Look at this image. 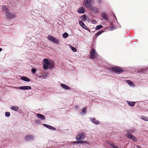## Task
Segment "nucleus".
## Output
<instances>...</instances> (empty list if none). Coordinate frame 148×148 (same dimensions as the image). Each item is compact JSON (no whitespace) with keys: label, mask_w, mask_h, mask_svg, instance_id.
<instances>
[{"label":"nucleus","mask_w":148,"mask_h":148,"mask_svg":"<svg viewBox=\"0 0 148 148\" xmlns=\"http://www.w3.org/2000/svg\"><path fill=\"white\" fill-rule=\"evenodd\" d=\"M92 0H85L83 2V5L85 7L90 8L92 5Z\"/></svg>","instance_id":"nucleus-1"},{"label":"nucleus","mask_w":148,"mask_h":148,"mask_svg":"<svg viewBox=\"0 0 148 148\" xmlns=\"http://www.w3.org/2000/svg\"><path fill=\"white\" fill-rule=\"evenodd\" d=\"M111 71L116 73H120L122 72L123 71L121 68L117 66L112 67L111 68Z\"/></svg>","instance_id":"nucleus-2"},{"label":"nucleus","mask_w":148,"mask_h":148,"mask_svg":"<svg viewBox=\"0 0 148 148\" xmlns=\"http://www.w3.org/2000/svg\"><path fill=\"white\" fill-rule=\"evenodd\" d=\"M85 137V134L84 133H82L78 134L76 136L75 139L77 140H80L84 139Z\"/></svg>","instance_id":"nucleus-3"},{"label":"nucleus","mask_w":148,"mask_h":148,"mask_svg":"<svg viewBox=\"0 0 148 148\" xmlns=\"http://www.w3.org/2000/svg\"><path fill=\"white\" fill-rule=\"evenodd\" d=\"M47 38L49 40L51 41L53 43H54L56 44H58V39H57L50 35Z\"/></svg>","instance_id":"nucleus-4"},{"label":"nucleus","mask_w":148,"mask_h":148,"mask_svg":"<svg viewBox=\"0 0 148 148\" xmlns=\"http://www.w3.org/2000/svg\"><path fill=\"white\" fill-rule=\"evenodd\" d=\"M90 58L91 59H94L97 57V53L95 50L93 49L92 51L90 52Z\"/></svg>","instance_id":"nucleus-5"},{"label":"nucleus","mask_w":148,"mask_h":148,"mask_svg":"<svg viewBox=\"0 0 148 148\" xmlns=\"http://www.w3.org/2000/svg\"><path fill=\"white\" fill-rule=\"evenodd\" d=\"M34 138V136L31 134L27 135L25 137V139L27 141L33 140Z\"/></svg>","instance_id":"nucleus-6"},{"label":"nucleus","mask_w":148,"mask_h":148,"mask_svg":"<svg viewBox=\"0 0 148 148\" xmlns=\"http://www.w3.org/2000/svg\"><path fill=\"white\" fill-rule=\"evenodd\" d=\"M18 88L22 90H30L31 89V86H21L18 87Z\"/></svg>","instance_id":"nucleus-7"},{"label":"nucleus","mask_w":148,"mask_h":148,"mask_svg":"<svg viewBox=\"0 0 148 148\" xmlns=\"http://www.w3.org/2000/svg\"><path fill=\"white\" fill-rule=\"evenodd\" d=\"M61 87L64 89L65 90H70L71 89V88L69 86L66 85L65 84H60Z\"/></svg>","instance_id":"nucleus-8"},{"label":"nucleus","mask_w":148,"mask_h":148,"mask_svg":"<svg viewBox=\"0 0 148 148\" xmlns=\"http://www.w3.org/2000/svg\"><path fill=\"white\" fill-rule=\"evenodd\" d=\"M43 125L44 127H47V128L49 129H50L52 130H54V131L56 130V129L54 127L51 126L50 125H47V124H43Z\"/></svg>","instance_id":"nucleus-9"},{"label":"nucleus","mask_w":148,"mask_h":148,"mask_svg":"<svg viewBox=\"0 0 148 148\" xmlns=\"http://www.w3.org/2000/svg\"><path fill=\"white\" fill-rule=\"evenodd\" d=\"M5 14L7 17L9 18H14L15 17V16L14 14L10 13L9 12H7Z\"/></svg>","instance_id":"nucleus-10"},{"label":"nucleus","mask_w":148,"mask_h":148,"mask_svg":"<svg viewBox=\"0 0 148 148\" xmlns=\"http://www.w3.org/2000/svg\"><path fill=\"white\" fill-rule=\"evenodd\" d=\"M5 14L7 17L9 18H14L15 17V16L14 14L10 13L9 12H7Z\"/></svg>","instance_id":"nucleus-11"},{"label":"nucleus","mask_w":148,"mask_h":148,"mask_svg":"<svg viewBox=\"0 0 148 148\" xmlns=\"http://www.w3.org/2000/svg\"><path fill=\"white\" fill-rule=\"evenodd\" d=\"M85 9L83 7L79 8L77 10V12L79 13H84L85 12Z\"/></svg>","instance_id":"nucleus-12"},{"label":"nucleus","mask_w":148,"mask_h":148,"mask_svg":"<svg viewBox=\"0 0 148 148\" xmlns=\"http://www.w3.org/2000/svg\"><path fill=\"white\" fill-rule=\"evenodd\" d=\"M79 23L80 25L82 26V27L84 28L85 29H88L87 27L85 25L83 22L82 21H79Z\"/></svg>","instance_id":"nucleus-13"},{"label":"nucleus","mask_w":148,"mask_h":148,"mask_svg":"<svg viewBox=\"0 0 148 148\" xmlns=\"http://www.w3.org/2000/svg\"><path fill=\"white\" fill-rule=\"evenodd\" d=\"M90 120L93 123L96 125H98L99 124V122L95 118H91L90 119Z\"/></svg>","instance_id":"nucleus-14"},{"label":"nucleus","mask_w":148,"mask_h":148,"mask_svg":"<svg viewBox=\"0 0 148 148\" xmlns=\"http://www.w3.org/2000/svg\"><path fill=\"white\" fill-rule=\"evenodd\" d=\"M91 11L97 13L99 12V9L96 7H92L91 8Z\"/></svg>","instance_id":"nucleus-15"},{"label":"nucleus","mask_w":148,"mask_h":148,"mask_svg":"<svg viewBox=\"0 0 148 148\" xmlns=\"http://www.w3.org/2000/svg\"><path fill=\"white\" fill-rule=\"evenodd\" d=\"M37 117L41 119L45 120V116L39 114H36Z\"/></svg>","instance_id":"nucleus-16"},{"label":"nucleus","mask_w":148,"mask_h":148,"mask_svg":"<svg viewBox=\"0 0 148 148\" xmlns=\"http://www.w3.org/2000/svg\"><path fill=\"white\" fill-rule=\"evenodd\" d=\"M2 9L3 11L5 12V14L7 12H9V10L8 7H6L5 5H3L2 7Z\"/></svg>","instance_id":"nucleus-17"},{"label":"nucleus","mask_w":148,"mask_h":148,"mask_svg":"<svg viewBox=\"0 0 148 148\" xmlns=\"http://www.w3.org/2000/svg\"><path fill=\"white\" fill-rule=\"evenodd\" d=\"M43 67L44 69H46L48 68L52 69L53 68V65L52 64H51L49 66H47L46 65H44Z\"/></svg>","instance_id":"nucleus-18"},{"label":"nucleus","mask_w":148,"mask_h":148,"mask_svg":"<svg viewBox=\"0 0 148 148\" xmlns=\"http://www.w3.org/2000/svg\"><path fill=\"white\" fill-rule=\"evenodd\" d=\"M127 133L125 134V136L128 138L131 139L132 137L133 136L132 135L130 134V131L127 130Z\"/></svg>","instance_id":"nucleus-19"},{"label":"nucleus","mask_w":148,"mask_h":148,"mask_svg":"<svg viewBox=\"0 0 148 148\" xmlns=\"http://www.w3.org/2000/svg\"><path fill=\"white\" fill-rule=\"evenodd\" d=\"M21 79L25 81L29 82L30 81V79L28 77L25 76L21 77Z\"/></svg>","instance_id":"nucleus-20"},{"label":"nucleus","mask_w":148,"mask_h":148,"mask_svg":"<svg viewBox=\"0 0 148 148\" xmlns=\"http://www.w3.org/2000/svg\"><path fill=\"white\" fill-rule=\"evenodd\" d=\"M43 61L45 64L47 66H49L51 64H50V62L46 58L44 59Z\"/></svg>","instance_id":"nucleus-21"},{"label":"nucleus","mask_w":148,"mask_h":148,"mask_svg":"<svg viewBox=\"0 0 148 148\" xmlns=\"http://www.w3.org/2000/svg\"><path fill=\"white\" fill-rule=\"evenodd\" d=\"M10 108L14 111H17L19 109V108L16 106H11Z\"/></svg>","instance_id":"nucleus-22"},{"label":"nucleus","mask_w":148,"mask_h":148,"mask_svg":"<svg viewBox=\"0 0 148 148\" xmlns=\"http://www.w3.org/2000/svg\"><path fill=\"white\" fill-rule=\"evenodd\" d=\"M101 16L104 19H105L106 21L108 20L107 16L105 13H103L102 14H101Z\"/></svg>","instance_id":"nucleus-23"},{"label":"nucleus","mask_w":148,"mask_h":148,"mask_svg":"<svg viewBox=\"0 0 148 148\" xmlns=\"http://www.w3.org/2000/svg\"><path fill=\"white\" fill-rule=\"evenodd\" d=\"M81 19L84 21L86 20V16L85 14L83 15L81 17Z\"/></svg>","instance_id":"nucleus-24"},{"label":"nucleus","mask_w":148,"mask_h":148,"mask_svg":"<svg viewBox=\"0 0 148 148\" xmlns=\"http://www.w3.org/2000/svg\"><path fill=\"white\" fill-rule=\"evenodd\" d=\"M127 102L130 106H134L135 104V102H134L127 101Z\"/></svg>","instance_id":"nucleus-25"},{"label":"nucleus","mask_w":148,"mask_h":148,"mask_svg":"<svg viewBox=\"0 0 148 148\" xmlns=\"http://www.w3.org/2000/svg\"><path fill=\"white\" fill-rule=\"evenodd\" d=\"M86 107H84L83 108L82 110V112L80 113V114H85L86 112Z\"/></svg>","instance_id":"nucleus-26"},{"label":"nucleus","mask_w":148,"mask_h":148,"mask_svg":"<svg viewBox=\"0 0 148 148\" xmlns=\"http://www.w3.org/2000/svg\"><path fill=\"white\" fill-rule=\"evenodd\" d=\"M141 117L143 120L146 121H148V118L147 117L142 116H141Z\"/></svg>","instance_id":"nucleus-27"},{"label":"nucleus","mask_w":148,"mask_h":148,"mask_svg":"<svg viewBox=\"0 0 148 148\" xmlns=\"http://www.w3.org/2000/svg\"><path fill=\"white\" fill-rule=\"evenodd\" d=\"M132 138H131V139L132 140V141L134 142H136L137 141V139L134 136H133L132 137Z\"/></svg>","instance_id":"nucleus-28"},{"label":"nucleus","mask_w":148,"mask_h":148,"mask_svg":"<svg viewBox=\"0 0 148 148\" xmlns=\"http://www.w3.org/2000/svg\"><path fill=\"white\" fill-rule=\"evenodd\" d=\"M103 27V26L101 25H99L96 27H95V29L96 30H99Z\"/></svg>","instance_id":"nucleus-29"},{"label":"nucleus","mask_w":148,"mask_h":148,"mask_svg":"<svg viewBox=\"0 0 148 148\" xmlns=\"http://www.w3.org/2000/svg\"><path fill=\"white\" fill-rule=\"evenodd\" d=\"M126 82L130 85L132 86L133 84V83L130 80H127Z\"/></svg>","instance_id":"nucleus-30"},{"label":"nucleus","mask_w":148,"mask_h":148,"mask_svg":"<svg viewBox=\"0 0 148 148\" xmlns=\"http://www.w3.org/2000/svg\"><path fill=\"white\" fill-rule=\"evenodd\" d=\"M109 145L111 146L113 148H119L117 147L114 144L110 143H109Z\"/></svg>","instance_id":"nucleus-31"},{"label":"nucleus","mask_w":148,"mask_h":148,"mask_svg":"<svg viewBox=\"0 0 148 148\" xmlns=\"http://www.w3.org/2000/svg\"><path fill=\"white\" fill-rule=\"evenodd\" d=\"M103 31H99L96 34V36L97 37L103 32Z\"/></svg>","instance_id":"nucleus-32"},{"label":"nucleus","mask_w":148,"mask_h":148,"mask_svg":"<svg viewBox=\"0 0 148 148\" xmlns=\"http://www.w3.org/2000/svg\"><path fill=\"white\" fill-rule=\"evenodd\" d=\"M68 34L67 33H64L63 35V37L64 38H66L68 36Z\"/></svg>","instance_id":"nucleus-33"},{"label":"nucleus","mask_w":148,"mask_h":148,"mask_svg":"<svg viewBox=\"0 0 148 148\" xmlns=\"http://www.w3.org/2000/svg\"><path fill=\"white\" fill-rule=\"evenodd\" d=\"M70 48L73 51L75 52L77 51L76 49L75 48L73 47V46H70Z\"/></svg>","instance_id":"nucleus-34"},{"label":"nucleus","mask_w":148,"mask_h":148,"mask_svg":"<svg viewBox=\"0 0 148 148\" xmlns=\"http://www.w3.org/2000/svg\"><path fill=\"white\" fill-rule=\"evenodd\" d=\"M5 115L6 117H8L10 116V113L9 112H6L5 113Z\"/></svg>","instance_id":"nucleus-35"},{"label":"nucleus","mask_w":148,"mask_h":148,"mask_svg":"<svg viewBox=\"0 0 148 148\" xmlns=\"http://www.w3.org/2000/svg\"><path fill=\"white\" fill-rule=\"evenodd\" d=\"M36 71V69L34 68H33V69H32V70H31L32 72L33 73H35Z\"/></svg>","instance_id":"nucleus-36"},{"label":"nucleus","mask_w":148,"mask_h":148,"mask_svg":"<svg viewBox=\"0 0 148 148\" xmlns=\"http://www.w3.org/2000/svg\"><path fill=\"white\" fill-rule=\"evenodd\" d=\"M79 143L82 144L83 143H87L86 141H79Z\"/></svg>","instance_id":"nucleus-37"},{"label":"nucleus","mask_w":148,"mask_h":148,"mask_svg":"<svg viewBox=\"0 0 148 148\" xmlns=\"http://www.w3.org/2000/svg\"><path fill=\"white\" fill-rule=\"evenodd\" d=\"M78 142H79V141H75L72 142V144H78V143H79Z\"/></svg>","instance_id":"nucleus-38"},{"label":"nucleus","mask_w":148,"mask_h":148,"mask_svg":"<svg viewBox=\"0 0 148 148\" xmlns=\"http://www.w3.org/2000/svg\"><path fill=\"white\" fill-rule=\"evenodd\" d=\"M68 145L69 146H71V144H72V142H70L68 143Z\"/></svg>","instance_id":"nucleus-39"},{"label":"nucleus","mask_w":148,"mask_h":148,"mask_svg":"<svg viewBox=\"0 0 148 148\" xmlns=\"http://www.w3.org/2000/svg\"><path fill=\"white\" fill-rule=\"evenodd\" d=\"M97 1H98V2L99 3H101V0H97Z\"/></svg>","instance_id":"nucleus-40"},{"label":"nucleus","mask_w":148,"mask_h":148,"mask_svg":"<svg viewBox=\"0 0 148 148\" xmlns=\"http://www.w3.org/2000/svg\"><path fill=\"white\" fill-rule=\"evenodd\" d=\"M75 107H76V109H77V108L78 107L77 106H75Z\"/></svg>","instance_id":"nucleus-41"},{"label":"nucleus","mask_w":148,"mask_h":148,"mask_svg":"<svg viewBox=\"0 0 148 148\" xmlns=\"http://www.w3.org/2000/svg\"><path fill=\"white\" fill-rule=\"evenodd\" d=\"M2 50V49L1 48H0V52Z\"/></svg>","instance_id":"nucleus-42"},{"label":"nucleus","mask_w":148,"mask_h":148,"mask_svg":"<svg viewBox=\"0 0 148 148\" xmlns=\"http://www.w3.org/2000/svg\"><path fill=\"white\" fill-rule=\"evenodd\" d=\"M94 21L95 22V23H96V21H95L94 20Z\"/></svg>","instance_id":"nucleus-43"},{"label":"nucleus","mask_w":148,"mask_h":148,"mask_svg":"<svg viewBox=\"0 0 148 148\" xmlns=\"http://www.w3.org/2000/svg\"><path fill=\"white\" fill-rule=\"evenodd\" d=\"M92 22H94V21H92Z\"/></svg>","instance_id":"nucleus-44"}]
</instances>
